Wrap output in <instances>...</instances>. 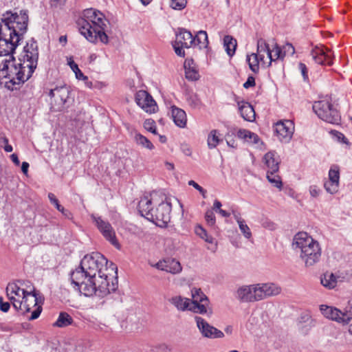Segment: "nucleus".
Instances as JSON below:
<instances>
[{"label":"nucleus","instance_id":"nucleus-1","mask_svg":"<svg viewBox=\"0 0 352 352\" xmlns=\"http://www.w3.org/2000/svg\"><path fill=\"white\" fill-rule=\"evenodd\" d=\"M27 10H21L19 14L7 11L2 15L0 23V56L14 57L13 54L28 25Z\"/></svg>","mask_w":352,"mask_h":352},{"label":"nucleus","instance_id":"nucleus-2","mask_svg":"<svg viewBox=\"0 0 352 352\" xmlns=\"http://www.w3.org/2000/svg\"><path fill=\"white\" fill-rule=\"evenodd\" d=\"M34 72L33 66H27L19 58L18 61L14 57L3 60L0 65V81L5 87L13 91L26 82Z\"/></svg>","mask_w":352,"mask_h":352},{"label":"nucleus","instance_id":"nucleus-3","mask_svg":"<svg viewBox=\"0 0 352 352\" xmlns=\"http://www.w3.org/2000/svg\"><path fill=\"white\" fill-rule=\"evenodd\" d=\"M108 21L99 10L89 8L83 12V18L79 22V30L86 39L91 43H96L97 39L107 44L109 42L107 34Z\"/></svg>","mask_w":352,"mask_h":352},{"label":"nucleus","instance_id":"nucleus-4","mask_svg":"<svg viewBox=\"0 0 352 352\" xmlns=\"http://www.w3.org/2000/svg\"><path fill=\"white\" fill-rule=\"evenodd\" d=\"M71 280L74 289L85 296L95 294L104 297L116 289L114 284L109 285V280L106 278H85L82 271L72 272Z\"/></svg>","mask_w":352,"mask_h":352},{"label":"nucleus","instance_id":"nucleus-5","mask_svg":"<svg viewBox=\"0 0 352 352\" xmlns=\"http://www.w3.org/2000/svg\"><path fill=\"white\" fill-rule=\"evenodd\" d=\"M293 246L296 250H299L300 258L305 267H311L320 261L322 253L320 245L307 232L297 233L293 239Z\"/></svg>","mask_w":352,"mask_h":352},{"label":"nucleus","instance_id":"nucleus-6","mask_svg":"<svg viewBox=\"0 0 352 352\" xmlns=\"http://www.w3.org/2000/svg\"><path fill=\"white\" fill-rule=\"evenodd\" d=\"M107 258L99 252H92L85 255L80 262V267L74 272L82 271L85 278H106L108 279L109 270Z\"/></svg>","mask_w":352,"mask_h":352},{"label":"nucleus","instance_id":"nucleus-7","mask_svg":"<svg viewBox=\"0 0 352 352\" xmlns=\"http://www.w3.org/2000/svg\"><path fill=\"white\" fill-rule=\"evenodd\" d=\"M313 110L321 120L328 123L338 124L341 121L338 110L328 99L315 102Z\"/></svg>","mask_w":352,"mask_h":352},{"label":"nucleus","instance_id":"nucleus-8","mask_svg":"<svg viewBox=\"0 0 352 352\" xmlns=\"http://www.w3.org/2000/svg\"><path fill=\"white\" fill-rule=\"evenodd\" d=\"M21 302L22 306L20 312L22 314L30 312L34 308L29 320H36L39 317L42 311L43 298L39 292L36 291L34 288L32 291H30L26 294V296H25L24 299Z\"/></svg>","mask_w":352,"mask_h":352},{"label":"nucleus","instance_id":"nucleus-9","mask_svg":"<svg viewBox=\"0 0 352 352\" xmlns=\"http://www.w3.org/2000/svg\"><path fill=\"white\" fill-rule=\"evenodd\" d=\"M192 300H190V311L195 314H206L210 317L212 314V309L208 307L209 300L201 289L193 288L191 290Z\"/></svg>","mask_w":352,"mask_h":352},{"label":"nucleus","instance_id":"nucleus-10","mask_svg":"<svg viewBox=\"0 0 352 352\" xmlns=\"http://www.w3.org/2000/svg\"><path fill=\"white\" fill-rule=\"evenodd\" d=\"M69 87L65 85L51 89L47 93L51 109L55 111H62L69 99Z\"/></svg>","mask_w":352,"mask_h":352},{"label":"nucleus","instance_id":"nucleus-11","mask_svg":"<svg viewBox=\"0 0 352 352\" xmlns=\"http://www.w3.org/2000/svg\"><path fill=\"white\" fill-rule=\"evenodd\" d=\"M171 205L168 202L162 201L157 207L153 208L152 214H147V219L156 226L166 227L170 220Z\"/></svg>","mask_w":352,"mask_h":352},{"label":"nucleus","instance_id":"nucleus-12","mask_svg":"<svg viewBox=\"0 0 352 352\" xmlns=\"http://www.w3.org/2000/svg\"><path fill=\"white\" fill-rule=\"evenodd\" d=\"M91 219L95 223L97 228L104 238L116 248H120V244L117 240L116 232L111 223L104 220L101 217L91 214Z\"/></svg>","mask_w":352,"mask_h":352},{"label":"nucleus","instance_id":"nucleus-13","mask_svg":"<svg viewBox=\"0 0 352 352\" xmlns=\"http://www.w3.org/2000/svg\"><path fill=\"white\" fill-rule=\"evenodd\" d=\"M195 320L197 327L203 337L210 339L222 338L224 337V333L221 331L210 324L203 318L195 316Z\"/></svg>","mask_w":352,"mask_h":352},{"label":"nucleus","instance_id":"nucleus-14","mask_svg":"<svg viewBox=\"0 0 352 352\" xmlns=\"http://www.w3.org/2000/svg\"><path fill=\"white\" fill-rule=\"evenodd\" d=\"M236 298L244 302L261 300L258 285L254 284L239 287L236 291Z\"/></svg>","mask_w":352,"mask_h":352},{"label":"nucleus","instance_id":"nucleus-15","mask_svg":"<svg viewBox=\"0 0 352 352\" xmlns=\"http://www.w3.org/2000/svg\"><path fill=\"white\" fill-rule=\"evenodd\" d=\"M274 131L280 141L288 142L293 135L294 124L289 120L279 121L274 126Z\"/></svg>","mask_w":352,"mask_h":352},{"label":"nucleus","instance_id":"nucleus-16","mask_svg":"<svg viewBox=\"0 0 352 352\" xmlns=\"http://www.w3.org/2000/svg\"><path fill=\"white\" fill-rule=\"evenodd\" d=\"M322 314L327 318L345 324L350 318L349 311L342 312L340 309L325 305L320 306Z\"/></svg>","mask_w":352,"mask_h":352},{"label":"nucleus","instance_id":"nucleus-17","mask_svg":"<svg viewBox=\"0 0 352 352\" xmlns=\"http://www.w3.org/2000/svg\"><path fill=\"white\" fill-rule=\"evenodd\" d=\"M22 60L27 63V66H33L35 69L38 63V52L37 43L34 39L28 41L24 46Z\"/></svg>","mask_w":352,"mask_h":352},{"label":"nucleus","instance_id":"nucleus-18","mask_svg":"<svg viewBox=\"0 0 352 352\" xmlns=\"http://www.w3.org/2000/svg\"><path fill=\"white\" fill-rule=\"evenodd\" d=\"M135 101L138 105L147 113H155L157 109L153 97L144 90H140L136 93Z\"/></svg>","mask_w":352,"mask_h":352},{"label":"nucleus","instance_id":"nucleus-19","mask_svg":"<svg viewBox=\"0 0 352 352\" xmlns=\"http://www.w3.org/2000/svg\"><path fill=\"white\" fill-rule=\"evenodd\" d=\"M311 56L314 61L319 65L328 66L333 65L332 53L330 50L316 47L311 50Z\"/></svg>","mask_w":352,"mask_h":352},{"label":"nucleus","instance_id":"nucleus-20","mask_svg":"<svg viewBox=\"0 0 352 352\" xmlns=\"http://www.w3.org/2000/svg\"><path fill=\"white\" fill-rule=\"evenodd\" d=\"M257 285L261 300L270 296H276L281 292V288L274 283H258Z\"/></svg>","mask_w":352,"mask_h":352},{"label":"nucleus","instance_id":"nucleus-21","mask_svg":"<svg viewBox=\"0 0 352 352\" xmlns=\"http://www.w3.org/2000/svg\"><path fill=\"white\" fill-rule=\"evenodd\" d=\"M156 267L159 270L166 271L171 274H178L182 270L180 263L174 258H167L162 261H159L156 264Z\"/></svg>","mask_w":352,"mask_h":352},{"label":"nucleus","instance_id":"nucleus-22","mask_svg":"<svg viewBox=\"0 0 352 352\" xmlns=\"http://www.w3.org/2000/svg\"><path fill=\"white\" fill-rule=\"evenodd\" d=\"M175 42L182 45V47L190 48L195 43V38H193V36L190 31L184 28H179L178 32L176 33Z\"/></svg>","mask_w":352,"mask_h":352},{"label":"nucleus","instance_id":"nucleus-23","mask_svg":"<svg viewBox=\"0 0 352 352\" xmlns=\"http://www.w3.org/2000/svg\"><path fill=\"white\" fill-rule=\"evenodd\" d=\"M263 161L270 173H277L279 170L280 160L278 156H276L274 151L267 152L263 157Z\"/></svg>","mask_w":352,"mask_h":352},{"label":"nucleus","instance_id":"nucleus-24","mask_svg":"<svg viewBox=\"0 0 352 352\" xmlns=\"http://www.w3.org/2000/svg\"><path fill=\"white\" fill-rule=\"evenodd\" d=\"M239 109L241 117L246 121L255 120L256 113L253 107L248 102L242 101L238 102Z\"/></svg>","mask_w":352,"mask_h":352},{"label":"nucleus","instance_id":"nucleus-25","mask_svg":"<svg viewBox=\"0 0 352 352\" xmlns=\"http://www.w3.org/2000/svg\"><path fill=\"white\" fill-rule=\"evenodd\" d=\"M169 302L179 311H190V299L181 296H173L168 299Z\"/></svg>","mask_w":352,"mask_h":352},{"label":"nucleus","instance_id":"nucleus-26","mask_svg":"<svg viewBox=\"0 0 352 352\" xmlns=\"http://www.w3.org/2000/svg\"><path fill=\"white\" fill-rule=\"evenodd\" d=\"M152 205V199L148 198L147 196H144L141 198L138 203V209L141 214L147 219V214H152L153 208Z\"/></svg>","mask_w":352,"mask_h":352},{"label":"nucleus","instance_id":"nucleus-27","mask_svg":"<svg viewBox=\"0 0 352 352\" xmlns=\"http://www.w3.org/2000/svg\"><path fill=\"white\" fill-rule=\"evenodd\" d=\"M171 113L173 120L177 126L181 128L186 126L187 118L186 112L184 110L176 107H173Z\"/></svg>","mask_w":352,"mask_h":352},{"label":"nucleus","instance_id":"nucleus-28","mask_svg":"<svg viewBox=\"0 0 352 352\" xmlns=\"http://www.w3.org/2000/svg\"><path fill=\"white\" fill-rule=\"evenodd\" d=\"M193 60L187 59L184 63L186 78L190 80H197L199 78L197 70L193 67Z\"/></svg>","mask_w":352,"mask_h":352},{"label":"nucleus","instance_id":"nucleus-29","mask_svg":"<svg viewBox=\"0 0 352 352\" xmlns=\"http://www.w3.org/2000/svg\"><path fill=\"white\" fill-rule=\"evenodd\" d=\"M270 48V44L263 38H260L257 41V52L256 54L259 56V59L263 64H266L265 61V54L268 52Z\"/></svg>","mask_w":352,"mask_h":352},{"label":"nucleus","instance_id":"nucleus-30","mask_svg":"<svg viewBox=\"0 0 352 352\" xmlns=\"http://www.w3.org/2000/svg\"><path fill=\"white\" fill-rule=\"evenodd\" d=\"M74 320L69 314L67 312H60L54 326L63 328L72 324Z\"/></svg>","mask_w":352,"mask_h":352},{"label":"nucleus","instance_id":"nucleus-31","mask_svg":"<svg viewBox=\"0 0 352 352\" xmlns=\"http://www.w3.org/2000/svg\"><path fill=\"white\" fill-rule=\"evenodd\" d=\"M224 47L227 54L230 56H232L236 50L237 45L236 40L234 39L232 36L226 35L223 38Z\"/></svg>","mask_w":352,"mask_h":352},{"label":"nucleus","instance_id":"nucleus-32","mask_svg":"<svg viewBox=\"0 0 352 352\" xmlns=\"http://www.w3.org/2000/svg\"><path fill=\"white\" fill-rule=\"evenodd\" d=\"M6 290L11 291L10 294H14L16 299L19 300V301H23V300L25 298V296H26V294H28V292L24 289H21L15 283L8 284L6 287Z\"/></svg>","mask_w":352,"mask_h":352},{"label":"nucleus","instance_id":"nucleus-33","mask_svg":"<svg viewBox=\"0 0 352 352\" xmlns=\"http://www.w3.org/2000/svg\"><path fill=\"white\" fill-rule=\"evenodd\" d=\"M320 282L324 287L329 289L334 288L337 283L336 277L329 272H326L321 276Z\"/></svg>","mask_w":352,"mask_h":352},{"label":"nucleus","instance_id":"nucleus-34","mask_svg":"<svg viewBox=\"0 0 352 352\" xmlns=\"http://www.w3.org/2000/svg\"><path fill=\"white\" fill-rule=\"evenodd\" d=\"M246 60L249 65L250 69L254 73H258L259 71V63L261 62L258 54L252 53L250 56L248 55Z\"/></svg>","mask_w":352,"mask_h":352},{"label":"nucleus","instance_id":"nucleus-35","mask_svg":"<svg viewBox=\"0 0 352 352\" xmlns=\"http://www.w3.org/2000/svg\"><path fill=\"white\" fill-rule=\"evenodd\" d=\"M193 38H195V45H199V48L207 47L208 45V34L206 31L200 30Z\"/></svg>","mask_w":352,"mask_h":352},{"label":"nucleus","instance_id":"nucleus-36","mask_svg":"<svg viewBox=\"0 0 352 352\" xmlns=\"http://www.w3.org/2000/svg\"><path fill=\"white\" fill-rule=\"evenodd\" d=\"M208 146L209 148H214L221 142L217 130H212L208 136Z\"/></svg>","mask_w":352,"mask_h":352},{"label":"nucleus","instance_id":"nucleus-37","mask_svg":"<svg viewBox=\"0 0 352 352\" xmlns=\"http://www.w3.org/2000/svg\"><path fill=\"white\" fill-rule=\"evenodd\" d=\"M135 140L138 144L142 146V147L146 148L149 150L154 148V146L151 142V141L140 133H135Z\"/></svg>","mask_w":352,"mask_h":352},{"label":"nucleus","instance_id":"nucleus-38","mask_svg":"<svg viewBox=\"0 0 352 352\" xmlns=\"http://www.w3.org/2000/svg\"><path fill=\"white\" fill-rule=\"evenodd\" d=\"M67 64L69 65L72 70L75 73L77 79H87L83 73L78 68V65L74 61L72 57L67 58Z\"/></svg>","mask_w":352,"mask_h":352},{"label":"nucleus","instance_id":"nucleus-39","mask_svg":"<svg viewBox=\"0 0 352 352\" xmlns=\"http://www.w3.org/2000/svg\"><path fill=\"white\" fill-rule=\"evenodd\" d=\"M275 173L267 171V179L274 186L280 190L283 186L282 181L280 177Z\"/></svg>","mask_w":352,"mask_h":352},{"label":"nucleus","instance_id":"nucleus-40","mask_svg":"<svg viewBox=\"0 0 352 352\" xmlns=\"http://www.w3.org/2000/svg\"><path fill=\"white\" fill-rule=\"evenodd\" d=\"M329 180L339 183L340 168L338 165H333L331 166L329 171Z\"/></svg>","mask_w":352,"mask_h":352},{"label":"nucleus","instance_id":"nucleus-41","mask_svg":"<svg viewBox=\"0 0 352 352\" xmlns=\"http://www.w3.org/2000/svg\"><path fill=\"white\" fill-rule=\"evenodd\" d=\"M195 233L199 236L201 239H204L206 242L209 243H213L214 239L212 236H209L201 226H198L195 228Z\"/></svg>","mask_w":352,"mask_h":352},{"label":"nucleus","instance_id":"nucleus-42","mask_svg":"<svg viewBox=\"0 0 352 352\" xmlns=\"http://www.w3.org/2000/svg\"><path fill=\"white\" fill-rule=\"evenodd\" d=\"M272 47V50H274L272 54L273 62L277 60H283L285 58V53H283V50L276 43Z\"/></svg>","mask_w":352,"mask_h":352},{"label":"nucleus","instance_id":"nucleus-43","mask_svg":"<svg viewBox=\"0 0 352 352\" xmlns=\"http://www.w3.org/2000/svg\"><path fill=\"white\" fill-rule=\"evenodd\" d=\"M11 291L6 290V294L7 297L12 303L13 307L18 311H20L21 308V301H19L18 299H16V296L14 294H10Z\"/></svg>","mask_w":352,"mask_h":352},{"label":"nucleus","instance_id":"nucleus-44","mask_svg":"<svg viewBox=\"0 0 352 352\" xmlns=\"http://www.w3.org/2000/svg\"><path fill=\"white\" fill-rule=\"evenodd\" d=\"M325 190L330 194H335L338 191L339 183L328 180L324 184Z\"/></svg>","mask_w":352,"mask_h":352},{"label":"nucleus","instance_id":"nucleus-45","mask_svg":"<svg viewBox=\"0 0 352 352\" xmlns=\"http://www.w3.org/2000/svg\"><path fill=\"white\" fill-rule=\"evenodd\" d=\"M186 0H170V7L174 10H182L186 6Z\"/></svg>","mask_w":352,"mask_h":352},{"label":"nucleus","instance_id":"nucleus-46","mask_svg":"<svg viewBox=\"0 0 352 352\" xmlns=\"http://www.w3.org/2000/svg\"><path fill=\"white\" fill-rule=\"evenodd\" d=\"M188 104L192 108H200L201 102L200 99L195 94H192L188 98Z\"/></svg>","mask_w":352,"mask_h":352},{"label":"nucleus","instance_id":"nucleus-47","mask_svg":"<svg viewBox=\"0 0 352 352\" xmlns=\"http://www.w3.org/2000/svg\"><path fill=\"white\" fill-rule=\"evenodd\" d=\"M144 127L148 131L157 134L155 122L152 119H146L144 122Z\"/></svg>","mask_w":352,"mask_h":352},{"label":"nucleus","instance_id":"nucleus-48","mask_svg":"<svg viewBox=\"0 0 352 352\" xmlns=\"http://www.w3.org/2000/svg\"><path fill=\"white\" fill-rule=\"evenodd\" d=\"M205 219L207 224L210 226H214L216 223V219L214 214L212 210H208L205 214Z\"/></svg>","mask_w":352,"mask_h":352},{"label":"nucleus","instance_id":"nucleus-49","mask_svg":"<svg viewBox=\"0 0 352 352\" xmlns=\"http://www.w3.org/2000/svg\"><path fill=\"white\" fill-rule=\"evenodd\" d=\"M241 232L243 234L245 238L250 239L252 233L250 228L245 223V221L239 224Z\"/></svg>","mask_w":352,"mask_h":352},{"label":"nucleus","instance_id":"nucleus-50","mask_svg":"<svg viewBox=\"0 0 352 352\" xmlns=\"http://www.w3.org/2000/svg\"><path fill=\"white\" fill-rule=\"evenodd\" d=\"M48 198H49L51 204H54L56 208L58 210H63V206H62L59 204V201H58V199L56 197L54 194H53L52 192H50L48 194Z\"/></svg>","mask_w":352,"mask_h":352},{"label":"nucleus","instance_id":"nucleus-51","mask_svg":"<svg viewBox=\"0 0 352 352\" xmlns=\"http://www.w3.org/2000/svg\"><path fill=\"white\" fill-rule=\"evenodd\" d=\"M173 46L175 52L177 56H181V57H184L185 52L183 49L184 47H182V45H180L179 43H177V42H175V41L173 44Z\"/></svg>","mask_w":352,"mask_h":352},{"label":"nucleus","instance_id":"nucleus-52","mask_svg":"<svg viewBox=\"0 0 352 352\" xmlns=\"http://www.w3.org/2000/svg\"><path fill=\"white\" fill-rule=\"evenodd\" d=\"M282 50L283 53H285V56H286L287 54L292 56L295 53L294 47L291 43L285 44Z\"/></svg>","mask_w":352,"mask_h":352},{"label":"nucleus","instance_id":"nucleus-53","mask_svg":"<svg viewBox=\"0 0 352 352\" xmlns=\"http://www.w3.org/2000/svg\"><path fill=\"white\" fill-rule=\"evenodd\" d=\"M248 142L253 143V144H257L260 139L258 136L250 131V134H248V140H246Z\"/></svg>","mask_w":352,"mask_h":352},{"label":"nucleus","instance_id":"nucleus-54","mask_svg":"<svg viewBox=\"0 0 352 352\" xmlns=\"http://www.w3.org/2000/svg\"><path fill=\"white\" fill-rule=\"evenodd\" d=\"M188 185L193 186L195 189H197L202 195L204 197H205V194L206 192V190L204 189L201 186H199L197 183H196L193 180H190L188 182Z\"/></svg>","mask_w":352,"mask_h":352},{"label":"nucleus","instance_id":"nucleus-55","mask_svg":"<svg viewBox=\"0 0 352 352\" xmlns=\"http://www.w3.org/2000/svg\"><path fill=\"white\" fill-rule=\"evenodd\" d=\"M255 86V78L252 76H248L246 82L243 84V87L245 89H248L252 87Z\"/></svg>","mask_w":352,"mask_h":352},{"label":"nucleus","instance_id":"nucleus-56","mask_svg":"<svg viewBox=\"0 0 352 352\" xmlns=\"http://www.w3.org/2000/svg\"><path fill=\"white\" fill-rule=\"evenodd\" d=\"M170 348L166 344H159L155 347V352H170Z\"/></svg>","mask_w":352,"mask_h":352},{"label":"nucleus","instance_id":"nucleus-57","mask_svg":"<svg viewBox=\"0 0 352 352\" xmlns=\"http://www.w3.org/2000/svg\"><path fill=\"white\" fill-rule=\"evenodd\" d=\"M248 134H250V131L247 129H241L237 132V136L239 138L248 140Z\"/></svg>","mask_w":352,"mask_h":352},{"label":"nucleus","instance_id":"nucleus-58","mask_svg":"<svg viewBox=\"0 0 352 352\" xmlns=\"http://www.w3.org/2000/svg\"><path fill=\"white\" fill-rule=\"evenodd\" d=\"M320 192V188L316 186H311L309 187V192L311 197H316L319 195Z\"/></svg>","mask_w":352,"mask_h":352},{"label":"nucleus","instance_id":"nucleus-59","mask_svg":"<svg viewBox=\"0 0 352 352\" xmlns=\"http://www.w3.org/2000/svg\"><path fill=\"white\" fill-rule=\"evenodd\" d=\"M298 67L301 71V73H302V75L303 76L304 79H307L308 78V74H307L308 71H307V66L305 65V64H304L302 63H300Z\"/></svg>","mask_w":352,"mask_h":352},{"label":"nucleus","instance_id":"nucleus-60","mask_svg":"<svg viewBox=\"0 0 352 352\" xmlns=\"http://www.w3.org/2000/svg\"><path fill=\"white\" fill-rule=\"evenodd\" d=\"M181 150L187 156H190L192 154L191 148L188 145H181Z\"/></svg>","mask_w":352,"mask_h":352},{"label":"nucleus","instance_id":"nucleus-61","mask_svg":"<svg viewBox=\"0 0 352 352\" xmlns=\"http://www.w3.org/2000/svg\"><path fill=\"white\" fill-rule=\"evenodd\" d=\"M273 51L274 50H272V49H271L270 47L268 52H267L265 53L267 54V58L269 59V61L267 62V64H268L267 66H270L272 63L273 62V56H272Z\"/></svg>","mask_w":352,"mask_h":352},{"label":"nucleus","instance_id":"nucleus-62","mask_svg":"<svg viewBox=\"0 0 352 352\" xmlns=\"http://www.w3.org/2000/svg\"><path fill=\"white\" fill-rule=\"evenodd\" d=\"M10 307V302H3V303H1V305L0 306V309L3 312H7V311H8Z\"/></svg>","mask_w":352,"mask_h":352},{"label":"nucleus","instance_id":"nucleus-63","mask_svg":"<svg viewBox=\"0 0 352 352\" xmlns=\"http://www.w3.org/2000/svg\"><path fill=\"white\" fill-rule=\"evenodd\" d=\"M67 219H72L73 217L72 213L63 208V210H59Z\"/></svg>","mask_w":352,"mask_h":352},{"label":"nucleus","instance_id":"nucleus-64","mask_svg":"<svg viewBox=\"0 0 352 352\" xmlns=\"http://www.w3.org/2000/svg\"><path fill=\"white\" fill-rule=\"evenodd\" d=\"M350 318L349 321H346L345 324H349V332L352 335V313H350Z\"/></svg>","mask_w":352,"mask_h":352}]
</instances>
